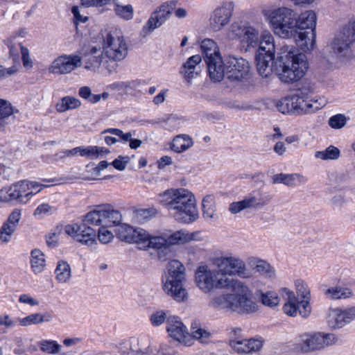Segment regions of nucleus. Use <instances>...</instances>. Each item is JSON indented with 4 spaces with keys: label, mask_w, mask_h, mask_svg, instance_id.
Masks as SVG:
<instances>
[{
    "label": "nucleus",
    "mask_w": 355,
    "mask_h": 355,
    "mask_svg": "<svg viewBox=\"0 0 355 355\" xmlns=\"http://www.w3.org/2000/svg\"><path fill=\"white\" fill-rule=\"evenodd\" d=\"M263 15L274 33L281 38L293 39L304 51H311L312 33L307 35L297 33V12L288 7L282 6L272 10H265Z\"/></svg>",
    "instance_id": "1"
},
{
    "label": "nucleus",
    "mask_w": 355,
    "mask_h": 355,
    "mask_svg": "<svg viewBox=\"0 0 355 355\" xmlns=\"http://www.w3.org/2000/svg\"><path fill=\"white\" fill-rule=\"evenodd\" d=\"M158 200L178 223L190 224L199 218L196 198L187 189H167L158 195Z\"/></svg>",
    "instance_id": "2"
},
{
    "label": "nucleus",
    "mask_w": 355,
    "mask_h": 355,
    "mask_svg": "<svg viewBox=\"0 0 355 355\" xmlns=\"http://www.w3.org/2000/svg\"><path fill=\"white\" fill-rule=\"evenodd\" d=\"M281 72L279 73L282 81L289 83L300 80L309 69V62L305 54L293 46H284L279 57Z\"/></svg>",
    "instance_id": "3"
},
{
    "label": "nucleus",
    "mask_w": 355,
    "mask_h": 355,
    "mask_svg": "<svg viewBox=\"0 0 355 355\" xmlns=\"http://www.w3.org/2000/svg\"><path fill=\"white\" fill-rule=\"evenodd\" d=\"M198 232H189L185 230H180L171 234L152 235L148 241L147 250H153L158 260L166 261L171 260L174 256L172 246L182 245L196 239Z\"/></svg>",
    "instance_id": "4"
},
{
    "label": "nucleus",
    "mask_w": 355,
    "mask_h": 355,
    "mask_svg": "<svg viewBox=\"0 0 355 355\" xmlns=\"http://www.w3.org/2000/svg\"><path fill=\"white\" fill-rule=\"evenodd\" d=\"M233 273L224 268H198L195 283L202 292L211 295L216 289L229 288L233 282Z\"/></svg>",
    "instance_id": "5"
},
{
    "label": "nucleus",
    "mask_w": 355,
    "mask_h": 355,
    "mask_svg": "<svg viewBox=\"0 0 355 355\" xmlns=\"http://www.w3.org/2000/svg\"><path fill=\"white\" fill-rule=\"evenodd\" d=\"M162 289L164 293L174 301L186 302L189 293L183 285L185 281L184 268H168L162 276Z\"/></svg>",
    "instance_id": "6"
},
{
    "label": "nucleus",
    "mask_w": 355,
    "mask_h": 355,
    "mask_svg": "<svg viewBox=\"0 0 355 355\" xmlns=\"http://www.w3.org/2000/svg\"><path fill=\"white\" fill-rule=\"evenodd\" d=\"M166 331L171 338L184 345H191L193 338L205 343L211 336L209 331L202 328L193 330L191 335L187 327L174 315H170L167 319Z\"/></svg>",
    "instance_id": "7"
},
{
    "label": "nucleus",
    "mask_w": 355,
    "mask_h": 355,
    "mask_svg": "<svg viewBox=\"0 0 355 355\" xmlns=\"http://www.w3.org/2000/svg\"><path fill=\"white\" fill-rule=\"evenodd\" d=\"M338 338L334 334L320 331L304 333L300 336L295 348L297 352L309 353L322 350L336 344Z\"/></svg>",
    "instance_id": "8"
},
{
    "label": "nucleus",
    "mask_w": 355,
    "mask_h": 355,
    "mask_svg": "<svg viewBox=\"0 0 355 355\" xmlns=\"http://www.w3.org/2000/svg\"><path fill=\"white\" fill-rule=\"evenodd\" d=\"M103 52L111 63L123 60L128 55V44L120 30L113 29L103 37Z\"/></svg>",
    "instance_id": "9"
},
{
    "label": "nucleus",
    "mask_w": 355,
    "mask_h": 355,
    "mask_svg": "<svg viewBox=\"0 0 355 355\" xmlns=\"http://www.w3.org/2000/svg\"><path fill=\"white\" fill-rule=\"evenodd\" d=\"M85 221L92 225L111 227L121 224L122 214L111 205H101L88 212L85 216Z\"/></svg>",
    "instance_id": "10"
},
{
    "label": "nucleus",
    "mask_w": 355,
    "mask_h": 355,
    "mask_svg": "<svg viewBox=\"0 0 355 355\" xmlns=\"http://www.w3.org/2000/svg\"><path fill=\"white\" fill-rule=\"evenodd\" d=\"M230 287L233 288V312L250 314L258 311L259 304L254 300L252 293L247 286L236 282L234 285L232 283Z\"/></svg>",
    "instance_id": "11"
},
{
    "label": "nucleus",
    "mask_w": 355,
    "mask_h": 355,
    "mask_svg": "<svg viewBox=\"0 0 355 355\" xmlns=\"http://www.w3.org/2000/svg\"><path fill=\"white\" fill-rule=\"evenodd\" d=\"M272 196L260 189H255L246 195L242 200L232 202L229 211L236 214L246 209H261L270 203Z\"/></svg>",
    "instance_id": "12"
},
{
    "label": "nucleus",
    "mask_w": 355,
    "mask_h": 355,
    "mask_svg": "<svg viewBox=\"0 0 355 355\" xmlns=\"http://www.w3.org/2000/svg\"><path fill=\"white\" fill-rule=\"evenodd\" d=\"M21 36L18 34L8 40L10 58L13 64L8 68L0 64V80L6 79L18 72L21 68L20 54H22Z\"/></svg>",
    "instance_id": "13"
},
{
    "label": "nucleus",
    "mask_w": 355,
    "mask_h": 355,
    "mask_svg": "<svg viewBox=\"0 0 355 355\" xmlns=\"http://www.w3.org/2000/svg\"><path fill=\"white\" fill-rule=\"evenodd\" d=\"M234 4L232 1H223L211 13L209 28L214 32H218L229 24L231 21Z\"/></svg>",
    "instance_id": "14"
},
{
    "label": "nucleus",
    "mask_w": 355,
    "mask_h": 355,
    "mask_svg": "<svg viewBox=\"0 0 355 355\" xmlns=\"http://www.w3.org/2000/svg\"><path fill=\"white\" fill-rule=\"evenodd\" d=\"M85 68L92 71H96L103 67L110 73L115 70L116 64H111L101 47L90 46L85 53Z\"/></svg>",
    "instance_id": "15"
},
{
    "label": "nucleus",
    "mask_w": 355,
    "mask_h": 355,
    "mask_svg": "<svg viewBox=\"0 0 355 355\" xmlns=\"http://www.w3.org/2000/svg\"><path fill=\"white\" fill-rule=\"evenodd\" d=\"M82 58L78 55H62L55 58L48 71L53 74H67L82 65Z\"/></svg>",
    "instance_id": "16"
},
{
    "label": "nucleus",
    "mask_w": 355,
    "mask_h": 355,
    "mask_svg": "<svg viewBox=\"0 0 355 355\" xmlns=\"http://www.w3.org/2000/svg\"><path fill=\"white\" fill-rule=\"evenodd\" d=\"M226 73L227 79L231 81H241L249 75V62L243 58L226 57Z\"/></svg>",
    "instance_id": "17"
},
{
    "label": "nucleus",
    "mask_w": 355,
    "mask_h": 355,
    "mask_svg": "<svg viewBox=\"0 0 355 355\" xmlns=\"http://www.w3.org/2000/svg\"><path fill=\"white\" fill-rule=\"evenodd\" d=\"M231 32L238 38L241 44L248 48H255L259 45V31L252 26L233 24Z\"/></svg>",
    "instance_id": "18"
},
{
    "label": "nucleus",
    "mask_w": 355,
    "mask_h": 355,
    "mask_svg": "<svg viewBox=\"0 0 355 355\" xmlns=\"http://www.w3.org/2000/svg\"><path fill=\"white\" fill-rule=\"evenodd\" d=\"M172 6L168 3L162 4L151 13L146 24L143 26L141 35L146 37L155 29L161 26L170 17Z\"/></svg>",
    "instance_id": "19"
},
{
    "label": "nucleus",
    "mask_w": 355,
    "mask_h": 355,
    "mask_svg": "<svg viewBox=\"0 0 355 355\" xmlns=\"http://www.w3.org/2000/svg\"><path fill=\"white\" fill-rule=\"evenodd\" d=\"M312 89L310 87H303L291 95L293 100L295 113L301 114L316 110L319 107L316 105L317 101H313L309 98Z\"/></svg>",
    "instance_id": "20"
},
{
    "label": "nucleus",
    "mask_w": 355,
    "mask_h": 355,
    "mask_svg": "<svg viewBox=\"0 0 355 355\" xmlns=\"http://www.w3.org/2000/svg\"><path fill=\"white\" fill-rule=\"evenodd\" d=\"M297 33H303L310 35V32L313 34V44L311 50L313 49L315 43V26L316 15L313 10H305L300 15L297 13Z\"/></svg>",
    "instance_id": "21"
},
{
    "label": "nucleus",
    "mask_w": 355,
    "mask_h": 355,
    "mask_svg": "<svg viewBox=\"0 0 355 355\" xmlns=\"http://www.w3.org/2000/svg\"><path fill=\"white\" fill-rule=\"evenodd\" d=\"M125 234H120L121 239L128 243H135L140 249L147 250L148 243L151 234L141 228H133L128 226L124 228Z\"/></svg>",
    "instance_id": "22"
},
{
    "label": "nucleus",
    "mask_w": 355,
    "mask_h": 355,
    "mask_svg": "<svg viewBox=\"0 0 355 355\" xmlns=\"http://www.w3.org/2000/svg\"><path fill=\"white\" fill-rule=\"evenodd\" d=\"M209 262L214 266H245V262L239 257L221 251L211 253Z\"/></svg>",
    "instance_id": "23"
},
{
    "label": "nucleus",
    "mask_w": 355,
    "mask_h": 355,
    "mask_svg": "<svg viewBox=\"0 0 355 355\" xmlns=\"http://www.w3.org/2000/svg\"><path fill=\"white\" fill-rule=\"evenodd\" d=\"M225 62L226 58L223 59L221 56H216L206 62L209 77L214 82H220L224 78H227Z\"/></svg>",
    "instance_id": "24"
},
{
    "label": "nucleus",
    "mask_w": 355,
    "mask_h": 355,
    "mask_svg": "<svg viewBox=\"0 0 355 355\" xmlns=\"http://www.w3.org/2000/svg\"><path fill=\"white\" fill-rule=\"evenodd\" d=\"M230 346L239 354H252L259 352L263 347V341L259 339H243L231 340Z\"/></svg>",
    "instance_id": "25"
},
{
    "label": "nucleus",
    "mask_w": 355,
    "mask_h": 355,
    "mask_svg": "<svg viewBox=\"0 0 355 355\" xmlns=\"http://www.w3.org/2000/svg\"><path fill=\"white\" fill-rule=\"evenodd\" d=\"M352 44L347 41L339 33L330 44V48L332 53L338 58H345L349 55L351 52V45Z\"/></svg>",
    "instance_id": "26"
},
{
    "label": "nucleus",
    "mask_w": 355,
    "mask_h": 355,
    "mask_svg": "<svg viewBox=\"0 0 355 355\" xmlns=\"http://www.w3.org/2000/svg\"><path fill=\"white\" fill-rule=\"evenodd\" d=\"M307 181L306 177L298 173L285 174L282 173L272 177V184H284L288 187H295L304 184Z\"/></svg>",
    "instance_id": "27"
},
{
    "label": "nucleus",
    "mask_w": 355,
    "mask_h": 355,
    "mask_svg": "<svg viewBox=\"0 0 355 355\" xmlns=\"http://www.w3.org/2000/svg\"><path fill=\"white\" fill-rule=\"evenodd\" d=\"M274 58L275 55L273 54H256L255 60L257 71L262 77L267 78L271 74Z\"/></svg>",
    "instance_id": "28"
},
{
    "label": "nucleus",
    "mask_w": 355,
    "mask_h": 355,
    "mask_svg": "<svg viewBox=\"0 0 355 355\" xmlns=\"http://www.w3.org/2000/svg\"><path fill=\"white\" fill-rule=\"evenodd\" d=\"M193 144V140L189 135L180 134L173 137L169 144V148L176 153H182L191 148Z\"/></svg>",
    "instance_id": "29"
},
{
    "label": "nucleus",
    "mask_w": 355,
    "mask_h": 355,
    "mask_svg": "<svg viewBox=\"0 0 355 355\" xmlns=\"http://www.w3.org/2000/svg\"><path fill=\"white\" fill-rule=\"evenodd\" d=\"M233 289L231 293L213 295L209 299V306L214 309L232 311Z\"/></svg>",
    "instance_id": "30"
},
{
    "label": "nucleus",
    "mask_w": 355,
    "mask_h": 355,
    "mask_svg": "<svg viewBox=\"0 0 355 355\" xmlns=\"http://www.w3.org/2000/svg\"><path fill=\"white\" fill-rule=\"evenodd\" d=\"M201 60L202 58L200 55H194L190 57L182 65L180 69V73L184 76V78L188 82H190L198 76V73L196 71V67Z\"/></svg>",
    "instance_id": "31"
},
{
    "label": "nucleus",
    "mask_w": 355,
    "mask_h": 355,
    "mask_svg": "<svg viewBox=\"0 0 355 355\" xmlns=\"http://www.w3.org/2000/svg\"><path fill=\"white\" fill-rule=\"evenodd\" d=\"M22 196V184L20 182L14 184L9 188H3L0 190V201L8 202L18 200Z\"/></svg>",
    "instance_id": "32"
},
{
    "label": "nucleus",
    "mask_w": 355,
    "mask_h": 355,
    "mask_svg": "<svg viewBox=\"0 0 355 355\" xmlns=\"http://www.w3.org/2000/svg\"><path fill=\"white\" fill-rule=\"evenodd\" d=\"M259 47L257 53L261 54H273L275 53V46L274 44V37L272 34L266 31L259 35Z\"/></svg>",
    "instance_id": "33"
},
{
    "label": "nucleus",
    "mask_w": 355,
    "mask_h": 355,
    "mask_svg": "<svg viewBox=\"0 0 355 355\" xmlns=\"http://www.w3.org/2000/svg\"><path fill=\"white\" fill-rule=\"evenodd\" d=\"M282 291L283 295L286 297L287 300L283 307L284 312L289 316H296L298 312V306L294 293L286 288H282Z\"/></svg>",
    "instance_id": "34"
},
{
    "label": "nucleus",
    "mask_w": 355,
    "mask_h": 355,
    "mask_svg": "<svg viewBox=\"0 0 355 355\" xmlns=\"http://www.w3.org/2000/svg\"><path fill=\"white\" fill-rule=\"evenodd\" d=\"M200 48L205 62L216 56H221L217 44L211 39L203 40Z\"/></svg>",
    "instance_id": "35"
},
{
    "label": "nucleus",
    "mask_w": 355,
    "mask_h": 355,
    "mask_svg": "<svg viewBox=\"0 0 355 355\" xmlns=\"http://www.w3.org/2000/svg\"><path fill=\"white\" fill-rule=\"evenodd\" d=\"M202 216L205 219L215 220L218 218L216 214L215 198L212 195H207L202 202Z\"/></svg>",
    "instance_id": "36"
},
{
    "label": "nucleus",
    "mask_w": 355,
    "mask_h": 355,
    "mask_svg": "<svg viewBox=\"0 0 355 355\" xmlns=\"http://www.w3.org/2000/svg\"><path fill=\"white\" fill-rule=\"evenodd\" d=\"M324 294L327 298L331 300H342L352 297V292L348 288L336 286L326 289Z\"/></svg>",
    "instance_id": "37"
},
{
    "label": "nucleus",
    "mask_w": 355,
    "mask_h": 355,
    "mask_svg": "<svg viewBox=\"0 0 355 355\" xmlns=\"http://www.w3.org/2000/svg\"><path fill=\"white\" fill-rule=\"evenodd\" d=\"M327 323L331 328H340L345 324L343 310L330 309L327 315Z\"/></svg>",
    "instance_id": "38"
},
{
    "label": "nucleus",
    "mask_w": 355,
    "mask_h": 355,
    "mask_svg": "<svg viewBox=\"0 0 355 355\" xmlns=\"http://www.w3.org/2000/svg\"><path fill=\"white\" fill-rule=\"evenodd\" d=\"M84 224L80 226V236L78 237V241L87 245H91L96 242V230L90 227H87L89 223H86L85 220Z\"/></svg>",
    "instance_id": "39"
},
{
    "label": "nucleus",
    "mask_w": 355,
    "mask_h": 355,
    "mask_svg": "<svg viewBox=\"0 0 355 355\" xmlns=\"http://www.w3.org/2000/svg\"><path fill=\"white\" fill-rule=\"evenodd\" d=\"M80 100L71 96L63 97L60 102L56 104V110L58 112H64L69 110H73L80 106Z\"/></svg>",
    "instance_id": "40"
},
{
    "label": "nucleus",
    "mask_w": 355,
    "mask_h": 355,
    "mask_svg": "<svg viewBox=\"0 0 355 355\" xmlns=\"http://www.w3.org/2000/svg\"><path fill=\"white\" fill-rule=\"evenodd\" d=\"M340 156V150L334 146H329L324 150L316 151L315 157L322 160H335Z\"/></svg>",
    "instance_id": "41"
},
{
    "label": "nucleus",
    "mask_w": 355,
    "mask_h": 355,
    "mask_svg": "<svg viewBox=\"0 0 355 355\" xmlns=\"http://www.w3.org/2000/svg\"><path fill=\"white\" fill-rule=\"evenodd\" d=\"M257 268H224V270L234 271L232 279L237 275L241 278L256 277L257 275ZM233 280V285L236 283Z\"/></svg>",
    "instance_id": "42"
},
{
    "label": "nucleus",
    "mask_w": 355,
    "mask_h": 355,
    "mask_svg": "<svg viewBox=\"0 0 355 355\" xmlns=\"http://www.w3.org/2000/svg\"><path fill=\"white\" fill-rule=\"evenodd\" d=\"M63 230V225L59 224L53 228L50 232L46 235V243L49 247L55 248L58 245L60 236L62 234Z\"/></svg>",
    "instance_id": "43"
},
{
    "label": "nucleus",
    "mask_w": 355,
    "mask_h": 355,
    "mask_svg": "<svg viewBox=\"0 0 355 355\" xmlns=\"http://www.w3.org/2000/svg\"><path fill=\"white\" fill-rule=\"evenodd\" d=\"M40 350L44 353L56 354L60 352L62 346L55 340H42L38 343Z\"/></svg>",
    "instance_id": "44"
},
{
    "label": "nucleus",
    "mask_w": 355,
    "mask_h": 355,
    "mask_svg": "<svg viewBox=\"0 0 355 355\" xmlns=\"http://www.w3.org/2000/svg\"><path fill=\"white\" fill-rule=\"evenodd\" d=\"M50 320L51 315L48 313H33L24 318V326L37 324L44 322H49Z\"/></svg>",
    "instance_id": "45"
},
{
    "label": "nucleus",
    "mask_w": 355,
    "mask_h": 355,
    "mask_svg": "<svg viewBox=\"0 0 355 355\" xmlns=\"http://www.w3.org/2000/svg\"><path fill=\"white\" fill-rule=\"evenodd\" d=\"M293 103L292 96H289L279 100L276 106L278 110L283 114H295Z\"/></svg>",
    "instance_id": "46"
},
{
    "label": "nucleus",
    "mask_w": 355,
    "mask_h": 355,
    "mask_svg": "<svg viewBox=\"0 0 355 355\" xmlns=\"http://www.w3.org/2000/svg\"><path fill=\"white\" fill-rule=\"evenodd\" d=\"M157 214L155 209H139L135 211L134 218L139 223H144Z\"/></svg>",
    "instance_id": "47"
},
{
    "label": "nucleus",
    "mask_w": 355,
    "mask_h": 355,
    "mask_svg": "<svg viewBox=\"0 0 355 355\" xmlns=\"http://www.w3.org/2000/svg\"><path fill=\"white\" fill-rule=\"evenodd\" d=\"M261 300L263 305L274 307L279 304L280 300L278 295L274 291H268L261 294Z\"/></svg>",
    "instance_id": "48"
},
{
    "label": "nucleus",
    "mask_w": 355,
    "mask_h": 355,
    "mask_svg": "<svg viewBox=\"0 0 355 355\" xmlns=\"http://www.w3.org/2000/svg\"><path fill=\"white\" fill-rule=\"evenodd\" d=\"M343 37L349 41L352 44L355 42V19H350L342 28L340 32Z\"/></svg>",
    "instance_id": "49"
},
{
    "label": "nucleus",
    "mask_w": 355,
    "mask_h": 355,
    "mask_svg": "<svg viewBox=\"0 0 355 355\" xmlns=\"http://www.w3.org/2000/svg\"><path fill=\"white\" fill-rule=\"evenodd\" d=\"M348 120L349 118L344 114H337L329 119L328 124L333 129H341L346 125Z\"/></svg>",
    "instance_id": "50"
},
{
    "label": "nucleus",
    "mask_w": 355,
    "mask_h": 355,
    "mask_svg": "<svg viewBox=\"0 0 355 355\" xmlns=\"http://www.w3.org/2000/svg\"><path fill=\"white\" fill-rule=\"evenodd\" d=\"M78 95L92 103H98L101 100V95L92 94L91 89L87 86L80 87Z\"/></svg>",
    "instance_id": "51"
},
{
    "label": "nucleus",
    "mask_w": 355,
    "mask_h": 355,
    "mask_svg": "<svg viewBox=\"0 0 355 355\" xmlns=\"http://www.w3.org/2000/svg\"><path fill=\"white\" fill-rule=\"evenodd\" d=\"M110 153V150L104 147H98L96 146H90L87 147L86 157L89 159H97L103 157Z\"/></svg>",
    "instance_id": "52"
},
{
    "label": "nucleus",
    "mask_w": 355,
    "mask_h": 355,
    "mask_svg": "<svg viewBox=\"0 0 355 355\" xmlns=\"http://www.w3.org/2000/svg\"><path fill=\"white\" fill-rule=\"evenodd\" d=\"M167 311L163 310H157L153 312L150 316V321L152 325L157 327L167 322L168 316Z\"/></svg>",
    "instance_id": "53"
},
{
    "label": "nucleus",
    "mask_w": 355,
    "mask_h": 355,
    "mask_svg": "<svg viewBox=\"0 0 355 355\" xmlns=\"http://www.w3.org/2000/svg\"><path fill=\"white\" fill-rule=\"evenodd\" d=\"M13 113L12 105L8 101L0 99V130L4 127L1 120L10 116Z\"/></svg>",
    "instance_id": "54"
},
{
    "label": "nucleus",
    "mask_w": 355,
    "mask_h": 355,
    "mask_svg": "<svg viewBox=\"0 0 355 355\" xmlns=\"http://www.w3.org/2000/svg\"><path fill=\"white\" fill-rule=\"evenodd\" d=\"M184 123V120L183 119L171 115L164 121L165 128L170 131L178 130L182 126Z\"/></svg>",
    "instance_id": "55"
},
{
    "label": "nucleus",
    "mask_w": 355,
    "mask_h": 355,
    "mask_svg": "<svg viewBox=\"0 0 355 355\" xmlns=\"http://www.w3.org/2000/svg\"><path fill=\"white\" fill-rule=\"evenodd\" d=\"M130 343V349L132 352V355H145L143 348L146 347V343L144 340L131 338Z\"/></svg>",
    "instance_id": "56"
},
{
    "label": "nucleus",
    "mask_w": 355,
    "mask_h": 355,
    "mask_svg": "<svg viewBox=\"0 0 355 355\" xmlns=\"http://www.w3.org/2000/svg\"><path fill=\"white\" fill-rule=\"evenodd\" d=\"M15 230L13 226L11 227L10 225L3 223L0 228V241L1 243H6L9 242Z\"/></svg>",
    "instance_id": "57"
},
{
    "label": "nucleus",
    "mask_w": 355,
    "mask_h": 355,
    "mask_svg": "<svg viewBox=\"0 0 355 355\" xmlns=\"http://www.w3.org/2000/svg\"><path fill=\"white\" fill-rule=\"evenodd\" d=\"M54 273L56 279L60 283L67 282L71 275L70 268H55Z\"/></svg>",
    "instance_id": "58"
},
{
    "label": "nucleus",
    "mask_w": 355,
    "mask_h": 355,
    "mask_svg": "<svg viewBox=\"0 0 355 355\" xmlns=\"http://www.w3.org/2000/svg\"><path fill=\"white\" fill-rule=\"evenodd\" d=\"M31 266H44L45 264L44 254L37 249L31 252Z\"/></svg>",
    "instance_id": "59"
},
{
    "label": "nucleus",
    "mask_w": 355,
    "mask_h": 355,
    "mask_svg": "<svg viewBox=\"0 0 355 355\" xmlns=\"http://www.w3.org/2000/svg\"><path fill=\"white\" fill-rule=\"evenodd\" d=\"M108 227H99L98 231V237L99 241L104 244H107L110 243L114 238V235L112 232L108 230L107 228Z\"/></svg>",
    "instance_id": "60"
},
{
    "label": "nucleus",
    "mask_w": 355,
    "mask_h": 355,
    "mask_svg": "<svg viewBox=\"0 0 355 355\" xmlns=\"http://www.w3.org/2000/svg\"><path fill=\"white\" fill-rule=\"evenodd\" d=\"M110 133L112 135L119 137L122 141L127 142L130 141L132 135L130 132L123 133L122 130L118 128H108L102 132V134Z\"/></svg>",
    "instance_id": "61"
},
{
    "label": "nucleus",
    "mask_w": 355,
    "mask_h": 355,
    "mask_svg": "<svg viewBox=\"0 0 355 355\" xmlns=\"http://www.w3.org/2000/svg\"><path fill=\"white\" fill-rule=\"evenodd\" d=\"M54 208L49 204H42L35 211L34 216L38 218H42L46 215L52 214Z\"/></svg>",
    "instance_id": "62"
},
{
    "label": "nucleus",
    "mask_w": 355,
    "mask_h": 355,
    "mask_svg": "<svg viewBox=\"0 0 355 355\" xmlns=\"http://www.w3.org/2000/svg\"><path fill=\"white\" fill-rule=\"evenodd\" d=\"M295 286L297 294L298 297H302L303 300H309L310 297V291L304 285V282L301 280L295 282Z\"/></svg>",
    "instance_id": "63"
},
{
    "label": "nucleus",
    "mask_w": 355,
    "mask_h": 355,
    "mask_svg": "<svg viewBox=\"0 0 355 355\" xmlns=\"http://www.w3.org/2000/svg\"><path fill=\"white\" fill-rule=\"evenodd\" d=\"M130 161V157L129 156H119L112 162V165L119 171H123Z\"/></svg>",
    "instance_id": "64"
}]
</instances>
